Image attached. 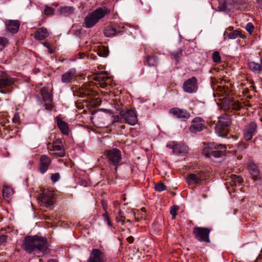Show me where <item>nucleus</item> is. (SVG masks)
Instances as JSON below:
<instances>
[{
  "label": "nucleus",
  "mask_w": 262,
  "mask_h": 262,
  "mask_svg": "<svg viewBox=\"0 0 262 262\" xmlns=\"http://www.w3.org/2000/svg\"><path fill=\"white\" fill-rule=\"evenodd\" d=\"M49 246L46 237L35 235L26 236L21 247L23 250L29 254L36 252L41 253L43 255L48 254L50 252Z\"/></svg>",
  "instance_id": "nucleus-1"
},
{
  "label": "nucleus",
  "mask_w": 262,
  "mask_h": 262,
  "mask_svg": "<svg viewBox=\"0 0 262 262\" xmlns=\"http://www.w3.org/2000/svg\"><path fill=\"white\" fill-rule=\"evenodd\" d=\"M73 95L81 98H85V101L89 102L92 105H97L100 102L97 93L91 90L86 86L82 85L81 88L73 91Z\"/></svg>",
  "instance_id": "nucleus-2"
},
{
  "label": "nucleus",
  "mask_w": 262,
  "mask_h": 262,
  "mask_svg": "<svg viewBox=\"0 0 262 262\" xmlns=\"http://www.w3.org/2000/svg\"><path fill=\"white\" fill-rule=\"evenodd\" d=\"M227 147L225 144L216 143H209L207 147L203 150V154L209 158H221L226 154Z\"/></svg>",
  "instance_id": "nucleus-3"
},
{
  "label": "nucleus",
  "mask_w": 262,
  "mask_h": 262,
  "mask_svg": "<svg viewBox=\"0 0 262 262\" xmlns=\"http://www.w3.org/2000/svg\"><path fill=\"white\" fill-rule=\"evenodd\" d=\"M108 12L107 8L100 7L89 13L84 18V23L85 27L87 28H92Z\"/></svg>",
  "instance_id": "nucleus-4"
},
{
  "label": "nucleus",
  "mask_w": 262,
  "mask_h": 262,
  "mask_svg": "<svg viewBox=\"0 0 262 262\" xmlns=\"http://www.w3.org/2000/svg\"><path fill=\"white\" fill-rule=\"evenodd\" d=\"M231 124V119L230 115L225 114L219 117V121L215 129L219 136L224 137L227 135L229 127Z\"/></svg>",
  "instance_id": "nucleus-5"
},
{
  "label": "nucleus",
  "mask_w": 262,
  "mask_h": 262,
  "mask_svg": "<svg viewBox=\"0 0 262 262\" xmlns=\"http://www.w3.org/2000/svg\"><path fill=\"white\" fill-rule=\"evenodd\" d=\"M106 159L111 165L115 166L117 170L118 166L121 164L122 156L121 151L117 148L107 149L104 152Z\"/></svg>",
  "instance_id": "nucleus-6"
},
{
  "label": "nucleus",
  "mask_w": 262,
  "mask_h": 262,
  "mask_svg": "<svg viewBox=\"0 0 262 262\" xmlns=\"http://www.w3.org/2000/svg\"><path fill=\"white\" fill-rule=\"evenodd\" d=\"M211 229L207 227H195L193 228L192 234L195 239L200 242L210 243L209 238Z\"/></svg>",
  "instance_id": "nucleus-7"
},
{
  "label": "nucleus",
  "mask_w": 262,
  "mask_h": 262,
  "mask_svg": "<svg viewBox=\"0 0 262 262\" xmlns=\"http://www.w3.org/2000/svg\"><path fill=\"white\" fill-rule=\"evenodd\" d=\"M119 114L121 117L125 120L126 123L131 125H135L138 122L137 115L135 111L132 109H122L120 111Z\"/></svg>",
  "instance_id": "nucleus-8"
},
{
  "label": "nucleus",
  "mask_w": 262,
  "mask_h": 262,
  "mask_svg": "<svg viewBox=\"0 0 262 262\" xmlns=\"http://www.w3.org/2000/svg\"><path fill=\"white\" fill-rule=\"evenodd\" d=\"M258 126L254 121H251L245 125L243 129V137L245 140H251L257 132Z\"/></svg>",
  "instance_id": "nucleus-9"
},
{
  "label": "nucleus",
  "mask_w": 262,
  "mask_h": 262,
  "mask_svg": "<svg viewBox=\"0 0 262 262\" xmlns=\"http://www.w3.org/2000/svg\"><path fill=\"white\" fill-rule=\"evenodd\" d=\"M183 89L186 93L192 94L196 93L198 89V80L197 78L192 76L185 80L183 84Z\"/></svg>",
  "instance_id": "nucleus-10"
},
{
  "label": "nucleus",
  "mask_w": 262,
  "mask_h": 262,
  "mask_svg": "<svg viewBox=\"0 0 262 262\" xmlns=\"http://www.w3.org/2000/svg\"><path fill=\"white\" fill-rule=\"evenodd\" d=\"M166 146L171 149L173 153L177 155H185L188 151V146L182 143L173 141L167 143Z\"/></svg>",
  "instance_id": "nucleus-11"
},
{
  "label": "nucleus",
  "mask_w": 262,
  "mask_h": 262,
  "mask_svg": "<svg viewBox=\"0 0 262 262\" xmlns=\"http://www.w3.org/2000/svg\"><path fill=\"white\" fill-rule=\"evenodd\" d=\"M223 108L225 110L232 112V111H238L243 106L237 100L233 98H226L223 102Z\"/></svg>",
  "instance_id": "nucleus-12"
},
{
  "label": "nucleus",
  "mask_w": 262,
  "mask_h": 262,
  "mask_svg": "<svg viewBox=\"0 0 262 262\" xmlns=\"http://www.w3.org/2000/svg\"><path fill=\"white\" fill-rule=\"evenodd\" d=\"M54 193L48 190L43 191L40 194L39 200L41 205L46 207H50L54 204Z\"/></svg>",
  "instance_id": "nucleus-13"
},
{
  "label": "nucleus",
  "mask_w": 262,
  "mask_h": 262,
  "mask_svg": "<svg viewBox=\"0 0 262 262\" xmlns=\"http://www.w3.org/2000/svg\"><path fill=\"white\" fill-rule=\"evenodd\" d=\"M206 128L205 122L201 117H195L191 121L189 130L191 133H196Z\"/></svg>",
  "instance_id": "nucleus-14"
},
{
  "label": "nucleus",
  "mask_w": 262,
  "mask_h": 262,
  "mask_svg": "<svg viewBox=\"0 0 262 262\" xmlns=\"http://www.w3.org/2000/svg\"><path fill=\"white\" fill-rule=\"evenodd\" d=\"M107 259L104 254L99 249H93L88 262H106Z\"/></svg>",
  "instance_id": "nucleus-15"
},
{
  "label": "nucleus",
  "mask_w": 262,
  "mask_h": 262,
  "mask_svg": "<svg viewBox=\"0 0 262 262\" xmlns=\"http://www.w3.org/2000/svg\"><path fill=\"white\" fill-rule=\"evenodd\" d=\"M14 81L11 78H0V92L6 94L11 91Z\"/></svg>",
  "instance_id": "nucleus-16"
},
{
  "label": "nucleus",
  "mask_w": 262,
  "mask_h": 262,
  "mask_svg": "<svg viewBox=\"0 0 262 262\" xmlns=\"http://www.w3.org/2000/svg\"><path fill=\"white\" fill-rule=\"evenodd\" d=\"M52 150L58 151L53 154L54 156L58 157H63L66 155V151L61 139L58 138L52 142Z\"/></svg>",
  "instance_id": "nucleus-17"
},
{
  "label": "nucleus",
  "mask_w": 262,
  "mask_h": 262,
  "mask_svg": "<svg viewBox=\"0 0 262 262\" xmlns=\"http://www.w3.org/2000/svg\"><path fill=\"white\" fill-rule=\"evenodd\" d=\"M52 162V159L47 155H42L39 160L38 170L40 173H46Z\"/></svg>",
  "instance_id": "nucleus-18"
},
{
  "label": "nucleus",
  "mask_w": 262,
  "mask_h": 262,
  "mask_svg": "<svg viewBox=\"0 0 262 262\" xmlns=\"http://www.w3.org/2000/svg\"><path fill=\"white\" fill-rule=\"evenodd\" d=\"M218 8L221 11L229 12L232 11L235 5L234 0H218Z\"/></svg>",
  "instance_id": "nucleus-19"
},
{
  "label": "nucleus",
  "mask_w": 262,
  "mask_h": 262,
  "mask_svg": "<svg viewBox=\"0 0 262 262\" xmlns=\"http://www.w3.org/2000/svg\"><path fill=\"white\" fill-rule=\"evenodd\" d=\"M95 79L99 82V86L101 88L105 89L110 87L112 81L110 77L103 74L96 76Z\"/></svg>",
  "instance_id": "nucleus-20"
},
{
  "label": "nucleus",
  "mask_w": 262,
  "mask_h": 262,
  "mask_svg": "<svg viewBox=\"0 0 262 262\" xmlns=\"http://www.w3.org/2000/svg\"><path fill=\"white\" fill-rule=\"evenodd\" d=\"M170 113L176 116L177 118L186 121L190 117V113L185 110L180 109L177 107H174L170 110Z\"/></svg>",
  "instance_id": "nucleus-21"
},
{
  "label": "nucleus",
  "mask_w": 262,
  "mask_h": 262,
  "mask_svg": "<svg viewBox=\"0 0 262 262\" xmlns=\"http://www.w3.org/2000/svg\"><path fill=\"white\" fill-rule=\"evenodd\" d=\"M123 27H120L117 25L106 27L104 31V34L106 37H112L119 33L123 32Z\"/></svg>",
  "instance_id": "nucleus-22"
},
{
  "label": "nucleus",
  "mask_w": 262,
  "mask_h": 262,
  "mask_svg": "<svg viewBox=\"0 0 262 262\" xmlns=\"http://www.w3.org/2000/svg\"><path fill=\"white\" fill-rule=\"evenodd\" d=\"M50 35L48 29L43 27L37 28L34 33V38L39 41L45 39Z\"/></svg>",
  "instance_id": "nucleus-23"
},
{
  "label": "nucleus",
  "mask_w": 262,
  "mask_h": 262,
  "mask_svg": "<svg viewBox=\"0 0 262 262\" xmlns=\"http://www.w3.org/2000/svg\"><path fill=\"white\" fill-rule=\"evenodd\" d=\"M76 78V70L72 69L62 74L61 81L63 83H71L75 80Z\"/></svg>",
  "instance_id": "nucleus-24"
},
{
  "label": "nucleus",
  "mask_w": 262,
  "mask_h": 262,
  "mask_svg": "<svg viewBox=\"0 0 262 262\" xmlns=\"http://www.w3.org/2000/svg\"><path fill=\"white\" fill-rule=\"evenodd\" d=\"M247 168L254 180H257L260 179V171L255 163L253 162L248 163Z\"/></svg>",
  "instance_id": "nucleus-25"
},
{
  "label": "nucleus",
  "mask_w": 262,
  "mask_h": 262,
  "mask_svg": "<svg viewBox=\"0 0 262 262\" xmlns=\"http://www.w3.org/2000/svg\"><path fill=\"white\" fill-rule=\"evenodd\" d=\"M7 30L12 34L16 33L19 28L20 23L18 20H10L6 21Z\"/></svg>",
  "instance_id": "nucleus-26"
},
{
  "label": "nucleus",
  "mask_w": 262,
  "mask_h": 262,
  "mask_svg": "<svg viewBox=\"0 0 262 262\" xmlns=\"http://www.w3.org/2000/svg\"><path fill=\"white\" fill-rule=\"evenodd\" d=\"M57 125L59 128L61 133L64 135H69V125L63 121L60 117H56Z\"/></svg>",
  "instance_id": "nucleus-27"
},
{
  "label": "nucleus",
  "mask_w": 262,
  "mask_h": 262,
  "mask_svg": "<svg viewBox=\"0 0 262 262\" xmlns=\"http://www.w3.org/2000/svg\"><path fill=\"white\" fill-rule=\"evenodd\" d=\"M40 93L44 102H52L53 96L51 91L47 87H43L40 90Z\"/></svg>",
  "instance_id": "nucleus-28"
},
{
  "label": "nucleus",
  "mask_w": 262,
  "mask_h": 262,
  "mask_svg": "<svg viewBox=\"0 0 262 262\" xmlns=\"http://www.w3.org/2000/svg\"><path fill=\"white\" fill-rule=\"evenodd\" d=\"M249 67L250 70L256 74L261 73L262 72V58L260 59V63L254 61L249 62Z\"/></svg>",
  "instance_id": "nucleus-29"
},
{
  "label": "nucleus",
  "mask_w": 262,
  "mask_h": 262,
  "mask_svg": "<svg viewBox=\"0 0 262 262\" xmlns=\"http://www.w3.org/2000/svg\"><path fill=\"white\" fill-rule=\"evenodd\" d=\"M187 183L189 185H200L201 182L200 181L197 175L195 173H190L187 175L186 178Z\"/></svg>",
  "instance_id": "nucleus-30"
},
{
  "label": "nucleus",
  "mask_w": 262,
  "mask_h": 262,
  "mask_svg": "<svg viewBox=\"0 0 262 262\" xmlns=\"http://www.w3.org/2000/svg\"><path fill=\"white\" fill-rule=\"evenodd\" d=\"M159 63L158 58L155 55H148L146 59V62L149 67H156Z\"/></svg>",
  "instance_id": "nucleus-31"
},
{
  "label": "nucleus",
  "mask_w": 262,
  "mask_h": 262,
  "mask_svg": "<svg viewBox=\"0 0 262 262\" xmlns=\"http://www.w3.org/2000/svg\"><path fill=\"white\" fill-rule=\"evenodd\" d=\"M74 11V8L73 7L66 6V7L61 8L60 12L61 14H62L65 16H67L73 13Z\"/></svg>",
  "instance_id": "nucleus-32"
},
{
  "label": "nucleus",
  "mask_w": 262,
  "mask_h": 262,
  "mask_svg": "<svg viewBox=\"0 0 262 262\" xmlns=\"http://www.w3.org/2000/svg\"><path fill=\"white\" fill-rule=\"evenodd\" d=\"M183 50L182 48H179L177 51L170 52V55L172 56L179 62V58L182 56Z\"/></svg>",
  "instance_id": "nucleus-33"
},
{
  "label": "nucleus",
  "mask_w": 262,
  "mask_h": 262,
  "mask_svg": "<svg viewBox=\"0 0 262 262\" xmlns=\"http://www.w3.org/2000/svg\"><path fill=\"white\" fill-rule=\"evenodd\" d=\"M98 54L100 56H102L103 57H106L108 55V50L107 48L105 47L101 46L99 47L98 50Z\"/></svg>",
  "instance_id": "nucleus-34"
},
{
  "label": "nucleus",
  "mask_w": 262,
  "mask_h": 262,
  "mask_svg": "<svg viewBox=\"0 0 262 262\" xmlns=\"http://www.w3.org/2000/svg\"><path fill=\"white\" fill-rule=\"evenodd\" d=\"M239 36L241 38H243L244 36L241 34V33L237 30H234L232 32H230L228 35V38L231 39H234Z\"/></svg>",
  "instance_id": "nucleus-35"
},
{
  "label": "nucleus",
  "mask_w": 262,
  "mask_h": 262,
  "mask_svg": "<svg viewBox=\"0 0 262 262\" xmlns=\"http://www.w3.org/2000/svg\"><path fill=\"white\" fill-rule=\"evenodd\" d=\"M212 59L215 64H219L221 62V57L218 51H214L212 53Z\"/></svg>",
  "instance_id": "nucleus-36"
},
{
  "label": "nucleus",
  "mask_w": 262,
  "mask_h": 262,
  "mask_svg": "<svg viewBox=\"0 0 262 262\" xmlns=\"http://www.w3.org/2000/svg\"><path fill=\"white\" fill-rule=\"evenodd\" d=\"M135 221L137 222H139L140 220L142 219H145V214L144 212L142 213L140 212L139 210L138 211L137 213L134 214Z\"/></svg>",
  "instance_id": "nucleus-37"
},
{
  "label": "nucleus",
  "mask_w": 262,
  "mask_h": 262,
  "mask_svg": "<svg viewBox=\"0 0 262 262\" xmlns=\"http://www.w3.org/2000/svg\"><path fill=\"white\" fill-rule=\"evenodd\" d=\"M195 174L197 175V177L201 183L206 179L207 176L206 173L203 171H197Z\"/></svg>",
  "instance_id": "nucleus-38"
},
{
  "label": "nucleus",
  "mask_w": 262,
  "mask_h": 262,
  "mask_svg": "<svg viewBox=\"0 0 262 262\" xmlns=\"http://www.w3.org/2000/svg\"><path fill=\"white\" fill-rule=\"evenodd\" d=\"M155 190L157 191H162L166 189V186L162 182L158 183L155 185Z\"/></svg>",
  "instance_id": "nucleus-39"
},
{
  "label": "nucleus",
  "mask_w": 262,
  "mask_h": 262,
  "mask_svg": "<svg viewBox=\"0 0 262 262\" xmlns=\"http://www.w3.org/2000/svg\"><path fill=\"white\" fill-rule=\"evenodd\" d=\"M116 220L117 222H121L122 224L123 225L125 223V217L123 215L122 212L121 211H119L116 217Z\"/></svg>",
  "instance_id": "nucleus-40"
},
{
  "label": "nucleus",
  "mask_w": 262,
  "mask_h": 262,
  "mask_svg": "<svg viewBox=\"0 0 262 262\" xmlns=\"http://www.w3.org/2000/svg\"><path fill=\"white\" fill-rule=\"evenodd\" d=\"M8 43L7 38L4 37H0V51H2L5 46Z\"/></svg>",
  "instance_id": "nucleus-41"
},
{
  "label": "nucleus",
  "mask_w": 262,
  "mask_h": 262,
  "mask_svg": "<svg viewBox=\"0 0 262 262\" xmlns=\"http://www.w3.org/2000/svg\"><path fill=\"white\" fill-rule=\"evenodd\" d=\"M179 209V207L177 205H173L170 210V213L172 215V217L173 219L176 218V215H177V211Z\"/></svg>",
  "instance_id": "nucleus-42"
},
{
  "label": "nucleus",
  "mask_w": 262,
  "mask_h": 262,
  "mask_svg": "<svg viewBox=\"0 0 262 262\" xmlns=\"http://www.w3.org/2000/svg\"><path fill=\"white\" fill-rule=\"evenodd\" d=\"M231 178L235 183L241 184L243 181V179L241 176L236 174L232 175Z\"/></svg>",
  "instance_id": "nucleus-43"
},
{
  "label": "nucleus",
  "mask_w": 262,
  "mask_h": 262,
  "mask_svg": "<svg viewBox=\"0 0 262 262\" xmlns=\"http://www.w3.org/2000/svg\"><path fill=\"white\" fill-rule=\"evenodd\" d=\"M59 178L60 174L58 172L52 173L51 175V180L53 183L57 182L59 180Z\"/></svg>",
  "instance_id": "nucleus-44"
},
{
  "label": "nucleus",
  "mask_w": 262,
  "mask_h": 262,
  "mask_svg": "<svg viewBox=\"0 0 262 262\" xmlns=\"http://www.w3.org/2000/svg\"><path fill=\"white\" fill-rule=\"evenodd\" d=\"M245 29L248 32H249L250 34H251L254 30V27L252 23H248L246 25Z\"/></svg>",
  "instance_id": "nucleus-45"
},
{
  "label": "nucleus",
  "mask_w": 262,
  "mask_h": 262,
  "mask_svg": "<svg viewBox=\"0 0 262 262\" xmlns=\"http://www.w3.org/2000/svg\"><path fill=\"white\" fill-rule=\"evenodd\" d=\"M8 236L6 235H0V246H5L7 243Z\"/></svg>",
  "instance_id": "nucleus-46"
},
{
  "label": "nucleus",
  "mask_w": 262,
  "mask_h": 262,
  "mask_svg": "<svg viewBox=\"0 0 262 262\" xmlns=\"http://www.w3.org/2000/svg\"><path fill=\"white\" fill-rule=\"evenodd\" d=\"M102 216L103 220L107 222V224L110 226H112V224L106 211H105V212L104 214H103Z\"/></svg>",
  "instance_id": "nucleus-47"
},
{
  "label": "nucleus",
  "mask_w": 262,
  "mask_h": 262,
  "mask_svg": "<svg viewBox=\"0 0 262 262\" xmlns=\"http://www.w3.org/2000/svg\"><path fill=\"white\" fill-rule=\"evenodd\" d=\"M43 45L48 49L50 54H53L54 53V51L51 48V45L48 41H45L43 43Z\"/></svg>",
  "instance_id": "nucleus-48"
},
{
  "label": "nucleus",
  "mask_w": 262,
  "mask_h": 262,
  "mask_svg": "<svg viewBox=\"0 0 262 262\" xmlns=\"http://www.w3.org/2000/svg\"><path fill=\"white\" fill-rule=\"evenodd\" d=\"M45 14L46 15H53L54 13V9L50 7H46L44 10Z\"/></svg>",
  "instance_id": "nucleus-49"
},
{
  "label": "nucleus",
  "mask_w": 262,
  "mask_h": 262,
  "mask_svg": "<svg viewBox=\"0 0 262 262\" xmlns=\"http://www.w3.org/2000/svg\"><path fill=\"white\" fill-rule=\"evenodd\" d=\"M52 102H47V103L45 104L44 106L46 110L48 111H51L53 110V105L52 104Z\"/></svg>",
  "instance_id": "nucleus-50"
},
{
  "label": "nucleus",
  "mask_w": 262,
  "mask_h": 262,
  "mask_svg": "<svg viewBox=\"0 0 262 262\" xmlns=\"http://www.w3.org/2000/svg\"><path fill=\"white\" fill-rule=\"evenodd\" d=\"M10 191H11V190L8 188H4L3 190V194L4 196L9 198V192H10Z\"/></svg>",
  "instance_id": "nucleus-51"
},
{
  "label": "nucleus",
  "mask_w": 262,
  "mask_h": 262,
  "mask_svg": "<svg viewBox=\"0 0 262 262\" xmlns=\"http://www.w3.org/2000/svg\"><path fill=\"white\" fill-rule=\"evenodd\" d=\"M247 144L245 143L241 142L238 143V147L240 150H244L245 149H246L247 148Z\"/></svg>",
  "instance_id": "nucleus-52"
},
{
  "label": "nucleus",
  "mask_w": 262,
  "mask_h": 262,
  "mask_svg": "<svg viewBox=\"0 0 262 262\" xmlns=\"http://www.w3.org/2000/svg\"><path fill=\"white\" fill-rule=\"evenodd\" d=\"M126 241H127L128 243H129V244H132L134 242V238L133 236H129V237H128L127 238H126Z\"/></svg>",
  "instance_id": "nucleus-53"
},
{
  "label": "nucleus",
  "mask_w": 262,
  "mask_h": 262,
  "mask_svg": "<svg viewBox=\"0 0 262 262\" xmlns=\"http://www.w3.org/2000/svg\"><path fill=\"white\" fill-rule=\"evenodd\" d=\"M256 3L259 5V7L262 8V0H256Z\"/></svg>",
  "instance_id": "nucleus-54"
},
{
  "label": "nucleus",
  "mask_w": 262,
  "mask_h": 262,
  "mask_svg": "<svg viewBox=\"0 0 262 262\" xmlns=\"http://www.w3.org/2000/svg\"><path fill=\"white\" fill-rule=\"evenodd\" d=\"M47 262H58L57 260L55 259H50L48 260Z\"/></svg>",
  "instance_id": "nucleus-55"
},
{
  "label": "nucleus",
  "mask_w": 262,
  "mask_h": 262,
  "mask_svg": "<svg viewBox=\"0 0 262 262\" xmlns=\"http://www.w3.org/2000/svg\"><path fill=\"white\" fill-rule=\"evenodd\" d=\"M140 212H142V213H143L144 212L145 213L146 212V210H145V208H142L140 211Z\"/></svg>",
  "instance_id": "nucleus-56"
},
{
  "label": "nucleus",
  "mask_w": 262,
  "mask_h": 262,
  "mask_svg": "<svg viewBox=\"0 0 262 262\" xmlns=\"http://www.w3.org/2000/svg\"><path fill=\"white\" fill-rule=\"evenodd\" d=\"M18 119V116H16V115L14 116V117L13 119V122H15L16 120Z\"/></svg>",
  "instance_id": "nucleus-57"
},
{
  "label": "nucleus",
  "mask_w": 262,
  "mask_h": 262,
  "mask_svg": "<svg viewBox=\"0 0 262 262\" xmlns=\"http://www.w3.org/2000/svg\"><path fill=\"white\" fill-rule=\"evenodd\" d=\"M203 197H204V198H206V194H203Z\"/></svg>",
  "instance_id": "nucleus-58"
},
{
  "label": "nucleus",
  "mask_w": 262,
  "mask_h": 262,
  "mask_svg": "<svg viewBox=\"0 0 262 262\" xmlns=\"http://www.w3.org/2000/svg\"><path fill=\"white\" fill-rule=\"evenodd\" d=\"M127 222H130V221H129V220H128L127 221Z\"/></svg>",
  "instance_id": "nucleus-59"
}]
</instances>
